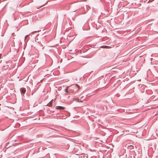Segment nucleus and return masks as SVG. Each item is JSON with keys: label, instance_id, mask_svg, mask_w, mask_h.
I'll return each mask as SVG.
<instances>
[{"label": "nucleus", "instance_id": "4", "mask_svg": "<svg viewBox=\"0 0 158 158\" xmlns=\"http://www.w3.org/2000/svg\"><path fill=\"white\" fill-rule=\"evenodd\" d=\"M73 101H76L77 102H82L81 99H79L77 98H73Z\"/></svg>", "mask_w": 158, "mask_h": 158}, {"label": "nucleus", "instance_id": "8", "mask_svg": "<svg viewBox=\"0 0 158 158\" xmlns=\"http://www.w3.org/2000/svg\"><path fill=\"white\" fill-rule=\"evenodd\" d=\"M2 54H0V59L2 58Z\"/></svg>", "mask_w": 158, "mask_h": 158}, {"label": "nucleus", "instance_id": "7", "mask_svg": "<svg viewBox=\"0 0 158 158\" xmlns=\"http://www.w3.org/2000/svg\"><path fill=\"white\" fill-rule=\"evenodd\" d=\"M65 91L66 93H68V89L67 88L65 89Z\"/></svg>", "mask_w": 158, "mask_h": 158}, {"label": "nucleus", "instance_id": "11", "mask_svg": "<svg viewBox=\"0 0 158 158\" xmlns=\"http://www.w3.org/2000/svg\"><path fill=\"white\" fill-rule=\"evenodd\" d=\"M1 0H0V1H1Z\"/></svg>", "mask_w": 158, "mask_h": 158}, {"label": "nucleus", "instance_id": "1", "mask_svg": "<svg viewBox=\"0 0 158 158\" xmlns=\"http://www.w3.org/2000/svg\"><path fill=\"white\" fill-rule=\"evenodd\" d=\"M26 89L24 88H22L20 89V91L21 94L24 95L26 92Z\"/></svg>", "mask_w": 158, "mask_h": 158}, {"label": "nucleus", "instance_id": "3", "mask_svg": "<svg viewBox=\"0 0 158 158\" xmlns=\"http://www.w3.org/2000/svg\"><path fill=\"white\" fill-rule=\"evenodd\" d=\"M65 107L62 106H57L55 107L56 109L57 110H63L65 109Z\"/></svg>", "mask_w": 158, "mask_h": 158}, {"label": "nucleus", "instance_id": "6", "mask_svg": "<svg viewBox=\"0 0 158 158\" xmlns=\"http://www.w3.org/2000/svg\"><path fill=\"white\" fill-rule=\"evenodd\" d=\"M128 148L130 150H131L134 148V146L131 145H129L128 146Z\"/></svg>", "mask_w": 158, "mask_h": 158}, {"label": "nucleus", "instance_id": "12", "mask_svg": "<svg viewBox=\"0 0 158 158\" xmlns=\"http://www.w3.org/2000/svg\"><path fill=\"white\" fill-rule=\"evenodd\" d=\"M1 105V104H0V105Z\"/></svg>", "mask_w": 158, "mask_h": 158}, {"label": "nucleus", "instance_id": "2", "mask_svg": "<svg viewBox=\"0 0 158 158\" xmlns=\"http://www.w3.org/2000/svg\"><path fill=\"white\" fill-rule=\"evenodd\" d=\"M8 62H6L5 64H4V65L3 67V69L5 70L9 68V66L8 64Z\"/></svg>", "mask_w": 158, "mask_h": 158}, {"label": "nucleus", "instance_id": "5", "mask_svg": "<svg viewBox=\"0 0 158 158\" xmlns=\"http://www.w3.org/2000/svg\"><path fill=\"white\" fill-rule=\"evenodd\" d=\"M52 101L53 100H52L51 101H50L49 103L47 104V106L49 107H51L52 105Z\"/></svg>", "mask_w": 158, "mask_h": 158}, {"label": "nucleus", "instance_id": "9", "mask_svg": "<svg viewBox=\"0 0 158 158\" xmlns=\"http://www.w3.org/2000/svg\"><path fill=\"white\" fill-rule=\"evenodd\" d=\"M28 36V35H26V36H25V39H26V38Z\"/></svg>", "mask_w": 158, "mask_h": 158}, {"label": "nucleus", "instance_id": "10", "mask_svg": "<svg viewBox=\"0 0 158 158\" xmlns=\"http://www.w3.org/2000/svg\"><path fill=\"white\" fill-rule=\"evenodd\" d=\"M82 9V7H81V10Z\"/></svg>", "mask_w": 158, "mask_h": 158}]
</instances>
